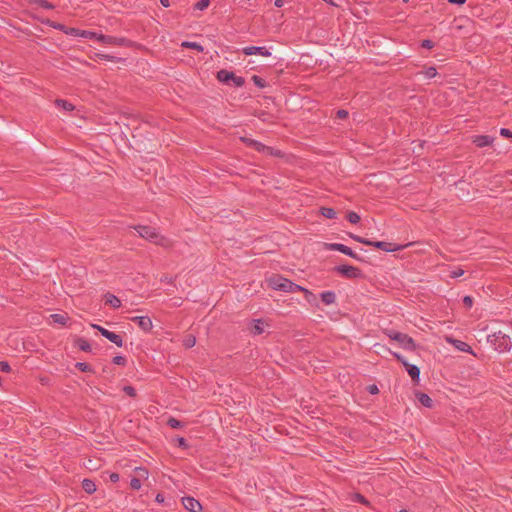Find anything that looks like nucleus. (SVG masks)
<instances>
[{
    "mask_svg": "<svg viewBox=\"0 0 512 512\" xmlns=\"http://www.w3.org/2000/svg\"><path fill=\"white\" fill-rule=\"evenodd\" d=\"M133 228L137 231L140 237L164 248L172 246V242L167 237L160 235L159 232L151 226L136 225Z\"/></svg>",
    "mask_w": 512,
    "mask_h": 512,
    "instance_id": "f257e3e1",
    "label": "nucleus"
},
{
    "mask_svg": "<svg viewBox=\"0 0 512 512\" xmlns=\"http://www.w3.org/2000/svg\"><path fill=\"white\" fill-rule=\"evenodd\" d=\"M487 340L498 352H507L512 347V341L510 336L501 331L489 335Z\"/></svg>",
    "mask_w": 512,
    "mask_h": 512,
    "instance_id": "f03ea898",
    "label": "nucleus"
},
{
    "mask_svg": "<svg viewBox=\"0 0 512 512\" xmlns=\"http://www.w3.org/2000/svg\"><path fill=\"white\" fill-rule=\"evenodd\" d=\"M384 334L388 336L391 340L398 342L405 350L415 351L416 343L412 337L405 333H401L395 330H384Z\"/></svg>",
    "mask_w": 512,
    "mask_h": 512,
    "instance_id": "7ed1b4c3",
    "label": "nucleus"
},
{
    "mask_svg": "<svg viewBox=\"0 0 512 512\" xmlns=\"http://www.w3.org/2000/svg\"><path fill=\"white\" fill-rule=\"evenodd\" d=\"M334 271L348 279H357L362 277V271L351 265H338L334 267Z\"/></svg>",
    "mask_w": 512,
    "mask_h": 512,
    "instance_id": "20e7f679",
    "label": "nucleus"
},
{
    "mask_svg": "<svg viewBox=\"0 0 512 512\" xmlns=\"http://www.w3.org/2000/svg\"><path fill=\"white\" fill-rule=\"evenodd\" d=\"M269 287L277 291L287 292V289H290L291 281L287 278H284L280 275H274L267 279Z\"/></svg>",
    "mask_w": 512,
    "mask_h": 512,
    "instance_id": "39448f33",
    "label": "nucleus"
},
{
    "mask_svg": "<svg viewBox=\"0 0 512 512\" xmlns=\"http://www.w3.org/2000/svg\"><path fill=\"white\" fill-rule=\"evenodd\" d=\"M98 41L106 45L131 47L132 41L125 37H114L110 35L99 34Z\"/></svg>",
    "mask_w": 512,
    "mask_h": 512,
    "instance_id": "423d86ee",
    "label": "nucleus"
},
{
    "mask_svg": "<svg viewBox=\"0 0 512 512\" xmlns=\"http://www.w3.org/2000/svg\"><path fill=\"white\" fill-rule=\"evenodd\" d=\"M329 250L339 251L353 259L360 260V257L348 246L341 243L326 244Z\"/></svg>",
    "mask_w": 512,
    "mask_h": 512,
    "instance_id": "0eeeda50",
    "label": "nucleus"
},
{
    "mask_svg": "<svg viewBox=\"0 0 512 512\" xmlns=\"http://www.w3.org/2000/svg\"><path fill=\"white\" fill-rule=\"evenodd\" d=\"M367 245L384 250L386 252L398 251L405 247V245H396V244L385 242V241H371V240H370V244H367Z\"/></svg>",
    "mask_w": 512,
    "mask_h": 512,
    "instance_id": "6e6552de",
    "label": "nucleus"
},
{
    "mask_svg": "<svg viewBox=\"0 0 512 512\" xmlns=\"http://www.w3.org/2000/svg\"><path fill=\"white\" fill-rule=\"evenodd\" d=\"M130 320L137 323L139 328L144 332H150L153 328V323L149 316H135L131 317Z\"/></svg>",
    "mask_w": 512,
    "mask_h": 512,
    "instance_id": "1a4fd4ad",
    "label": "nucleus"
},
{
    "mask_svg": "<svg viewBox=\"0 0 512 512\" xmlns=\"http://www.w3.org/2000/svg\"><path fill=\"white\" fill-rule=\"evenodd\" d=\"M242 52L243 54L249 56V55H261V56H264V57H269L271 56V52L269 51L268 48H266L265 46H249V47H244L242 49Z\"/></svg>",
    "mask_w": 512,
    "mask_h": 512,
    "instance_id": "9d476101",
    "label": "nucleus"
},
{
    "mask_svg": "<svg viewBox=\"0 0 512 512\" xmlns=\"http://www.w3.org/2000/svg\"><path fill=\"white\" fill-rule=\"evenodd\" d=\"M182 504L190 512H201L202 511V505L198 500H196L193 497H183L182 498Z\"/></svg>",
    "mask_w": 512,
    "mask_h": 512,
    "instance_id": "9b49d317",
    "label": "nucleus"
},
{
    "mask_svg": "<svg viewBox=\"0 0 512 512\" xmlns=\"http://www.w3.org/2000/svg\"><path fill=\"white\" fill-rule=\"evenodd\" d=\"M68 35L76 36V37H82L87 39H96L98 40V33L93 31H87V30H80L78 28H69Z\"/></svg>",
    "mask_w": 512,
    "mask_h": 512,
    "instance_id": "f8f14e48",
    "label": "nucleus"
},
{
    "mask_svg": "<svg viewBox=\"0 0 512 512\" xmlns=\"http://www.w3.org/2000/svg\"><path fill=\"white\" fill-rule=\"evenodd\" d=\"M494 140V137L488 135H477L473 137V143L479 148L492 145Z\"/></svg>",
    "mask_w": 512,
    "mask_h": 512,
    "instance_id": "ddd939ff",
    "label": "nucleus"
},
{
    "mask_svg": "<svg viewBox=\"0 0 512 512\" xmlns=\"http://www.w3.org/2000/svg\"><path fill=\"white\" fill-rule=\"evenodd\" d=\"M404 367L408 372L409 376L413 380L414 383H419L420 381V369L416 365L404 363Z\"/></svg>",
    "mask_w": 512,
    "mask_h": 512,
    "instance_id": "4468645a",
    "label": "nucleus"
},
{
    "mask_svg": "<svg viewBox=\"0 0 512 512\" xmlns=\"http://www.w3.org/2000/svg\"><path fill=\"white\" fill-rule=\"evenodd\" d=\"M448 341L450 343H452L458 350H460L462 352L474 354L471 346L469 344H467L466 342L461 341V340H456V339H448Z\"/></svg>",
    "mask_w": 512,
    "mask_h": 512,
    "instance_id": "2eb2a0df",
    "label": "nucleus"
},
{
    "mask_svg": "<svg viewBox=\"0 0 512 512\" xmlns=\"http://www.w3.org/2000/svg\"><path fill=\"white\" fill-rule=\"evenodd\" d=\"M235 74L226 69H222L217 72V79L222 83H228L230 80L234 79Z\"/></svg>",
    "mask_w": 512,
    "mask_h": 512,
    "instance_id": "dca6fc26",
    "label": "nucleus"
},
{
    "mask_svg": "<svg viewBox=\"0 0 512 512\" xmlns=\"http://www.w3.org/2000/svg\"><path fill=\"white\" fill-rule=\"evenodd\" d=\"M415 396L416 398L418 399V401L424 406V407H427V408H431L432 405H433V401L431 399V397L425 393H422V392H416L415 393Z\"/></svg>",
    "mask_w": 512,
    "mask_h": 512,
    "instance_id": "f3484780",
    "label": "nucleus"
},
{
    "mask_svg": "<svg viewBox=\"0 0 512 512\" xmlns=\"http://www.w3.org/2000/svg\"><path fill=\"white\" fill-rule=\"evenodd\" d=\"M105 299H106V304H109L113 308L118 309L121 307V300L117 296H115L111 293H107L105 295Z\"/></svg>",
    "mask_w": 512,
    "mask_h": 512,
    "instance_id": "a211bd4d",
    "label": "nucleus"
},
{
    "mask_svg": "<svg viewBox=\"0 0 512 512\" xmlns=\"http://www.w3.org/2000/svg\"><path fill=\"white\" fill-rule=\"evenodd\" d=\"M321 300L326 305H331L336 300V295L333 291H325L320 295Z\"/></svg>",
    "mask_w": 512,
    "mask_h": 512,
    "instance_id": "6ab92c4d",
    "label": "nucleus"
},
{
    "mask_svg": "<svg viewBox=\"0 0 512 512\" xmlns=\"http://www.w3.org/2000/svg\"><path fill=\"white\" fill-rule=\"evenodd\" d=\"M82 488L88 494H92L96 491V484L90 479H84L82 481Z\"/></svg>",
    "mask_w": 512,
    "mask_h": 512,
    "instance_id": "aec40b11",
    "label": "nucleus"
},
{
    "mask_svg": "<svg viewBox=\"0 0 512 512\" xmlns=\"http://www.w3.org/2000/svg\"><path fill=\"white\" fill-rule=\"evenodd\" d=\"M106 339H108L109 341H111L112 343L117 345L118 347H122L123 346V339H122V337L120 335L112 332V331L107 333Z\"/></svg>",
    "mask_w": 512,
    "mask_h": 512,
    "instance_id": "412c9836",
    "label": "nucleus"
},
{
    "mask_svg": "<svg viewBox=\"0 0 512 512\" xmlns=\"http://www.w3.org/2000/svg\"><path fill=\"white\" fill-rule=\"evenodd\" d=\"M76 345L81 351L84 352H90L91 351V345L90 343L84 339V338H78L76 341Z\"/></svg>",
    "mask_w": 512,
    "mask_h": 512,
    "instance_id": "4be33fe9",
    "label": "nucleus"
},
{
    "mask_svg": "<svg viewBox=\"0 0 512 512\" xmlns=\"http://www.w3.org/2000/svg\"><path fill=\"white\" fill-rule=\"evenodd\" d=\"M320 213L322 216H324L325 218H328V219H333L336 217V212L333 208H330V207H321L320 208Z\"/></svg>",
    "mask_w": 512,
    "mask_h": 512,
    "instance_id": "5701e85b",
    "label": "nucleus"
},
{
    "mask_svg": "<svg viewBox=\"0 0 512 512\" xmlns=\"http://www.w3.org/2000/svg\"><path fill=\"white\" fill-rule=\"evenodd\" d=\"M31 4H36L44 9H54V5L47 0H30Z\"/></svg>",
    "mask_w": 512,
    "mask_h": 512,
    "instance_id": "b1692460",
    "label": "nucleus"
},
{
    "mask_svg": "<svg viewBox=\"0 0 512 512\" xmlns=\"http://www.w3.org/2000/svg\"><path fill=\"white\" fill-rule=\"evenodd\" d=\"M50 318L52 319V321L54 323H57V324H61V325H65L66 322H67V317L63 314H52L50 316Z\"/></svg>",
    "mask_w": 512,
    "mask_h": 512,
    "instance_id": "393cba45",
    "label": "nucleus"
},
{
    "mask_svg": "<svg viewBox=\"0 0 512 512\" xmlns=\"http://www.w3.org/2000/svg\"><path fill=\"white\" fill-rule=\"evenodd\" d=\"M57 106L63 108L66 111H72L74 109V105L70 102L63 100V99H57L56 100Z\"/></svg>",
    "mask_w": 512,
    "mask_h": 512,
    "instance_id": "a878e982",
    "label": "nucleus"
},
{
    "mask_svg": "<svg viewBox=\"0 0 512 512\" xmlns=\"http://www.w3.org/2000/svg\"><path fill=\"white\" fill-rule=\"evenodd\" d=\"M291 286H292V287H291L290 289H287V292L294 293V292L302 291V292H304L306 295H311V294H312V293H311L309 290H307L306 288L301 287V286H299V285H297V284L293 283L292 281H291Z\"/></svg>",
    "mask_w": 512,
    "mask_h": 512,
    "instance_id": "bb28decb",
    "label": "nucleus"
},
{
    "mask_svg": "<svg viewBox=\"0 0 512 512\" xmlns=\"http://www.w3.org/2000/svg\"><path fill=\"white\" fill-rule=\"evenodd\" d=\"M352 500L358 503H361L365 506H370V502L360 493H355L352 496Z\"/></svg>",
    "mask_w": 512,
    "mask_h": 512,
    "instance_id": "cd10ccee",
    "label": "nucleus"
},
{
    "mask_svg": "<svg viewBox=\"0 0 512 512\" xmlns=\"http://www.w3.org/2000/svg\"><path fill=\"white\" fill-rule=\"evenodd\" d=\"M182 46L185 47V48H191V49L197 50L199 52L203 51V47L200 44L196 43V42L184 41L182 43Z\"/></svg>",
    "mask_w": 512,
    "mask_h": 512,
    "instance_id": "c85d7f7f",
    "label": "nucleus"
},
{
    "mask_svg": "<svg viewBox=\"0 0 512 512\" xmlns=\"http://www.w3.org/2000/svg\"><path fill=\"white\" fill-rule=\"evenodd\" d=\"M196 344V338L193 335H188L183 340L185 348H192Z\"/></svg>",
    "mask_w": 512,
    "mask_h": 512,
    "instance_id": "c756f323",
    "label": "nucleus"
},
{
    "mask_svg": "<svg viewBox=\"0 0 512 512\" xmlns=\"http://www.w3.org/2000/svg\"><path fill=\"white\" fill-rule=\"evenodd\" d=\"M252 81L258 88H265L267 86V82L260 76L253 75Z\"/></svg>",
    "mask_w": 512,
    "mask_h": 512,
    "instance_id": "7c9ffc66",
    "label": "nucleus"
},
{
    "mask_svg": "<svg viewBox=\"0 0 512 512\" xmlns=\"http://www.w3.org/2000/svg\"><path fill=\"white\" fill-rule=\"evenodd\" d=\"M96 57L100 60H106V61H111V62H118L120 60V58H118V57L108 55V54H103V53H97Z\"/></svg>",
    "mask_w": 512,
    "mask_h": 512,
    "instance_id": "2f4dec72",
    "label": "nucleus"
},
{
    "mask_svg": "<svg viewBox=\"0 0 512 512\" xmlns=\"http://www.w3.org/2000/svg\"><path fill=\"white\" fill-rule=\"evenodd\" d=\"M263 331V322L261 320H256L252 329L253 334L260 335L263 333Z\"/></svg>",
    "mask_w": 512,
    "mask_h": 512,
    "instance_id": "473e14b6",
    "label": "nucleus"
},
{
    "mask_svg": "<svg viewBox=\"0 0 512 512\" xmlns=\"http://www.w3.org/2000/svg\"><path fill=\"white\" fill-rule=\"evenodd\" d=\"M51 27H53L54 29H57V30H60L62 32H64L65 34L68 35V32L69 31V27H66L65 25L61 24V23H57V22H51V21H48L47 22Z\"/></svg>",
    "mask_w": 512,
    "mask_h": 512,
    "instance_id": "72a5a7b5",
    "label": "nucleus"
},
{
    "mask_svg": "<svg viewBox=\"0 0 512 512\" xmlns=\"http://www.w3.org/2000/svg\"><path fill=\"white\" fill-rule=\"evenodd\" d=\"M263 154L271 155V156H275V157H283L282 151H280L278 149H274V148L269 147V146H267V150H265Z\"/></svg>",
    "mask_w": 512,
    "mask_h": 512,
    "instance_id": "f704fd0d",
    "label": "nucleus"
},
{
    "mask_svg": "<svg viewBox=\"0 0 512 512\" xmlns=\"http://www.w3.org/2000/svg\"><path fill=\"white\" fill-rule=\"evenodd\" d=\"M75 367L82 372H92L93 371L92 367L88 363H85V362H77L75 364Z\"/></svg>",
    "mask_w": 512,
    "mask_h": 512,
    "instance_id": "c9c22d12",
    "label": "nucleus"
},
{
    "mask_svg": "<svg viewBox=\"0 0 512 512\" xmlns=\"http://www.w3.org/2000/svg\"><path fill=\"white\" fill-rule=\"evenodd\" d=\"M346 217H347V220L352 224H357L361 219L359 214H357L356 212H353V211L349 212Z\"/></svg>",
    "mask_w": 512,
    "mask_h": 512,
    "instance_id": "e433bc0d",
    "label": "nucleus"
},
{
    "mask_svg": "<svg viewBox=\"0 0 512 512\" xmlns=\"http://www.w3.org/2000/svg\"><path fill=\"white\" fill-rule=\"evenodd\" d=\"M252 148L261 153H264V151L267 150V146L257 140L252 142Z\"/></svg>",
    "mask_w": 512,
    "mask_h": 512,
    "instance_id": "4c0bfd02",
    "label": "nucleus"
},
{
    "mask_svg": "<svg viewBox=\"0 0 512 512\" xmlns=\"http://www.w3.org/2000/svg\"><path fill=\"white\" fill-rule=\"evenodd\" d=\"M167 424L171 427V428H174V429H178V428H181L183 427V424L181 421L175 419V418H169Z\"/></svg>",
    "mask_w": 512,
    "mask_h": 512,
    "instance_id": "58836bf2",
    "label": "nucleus"
},
{
    "mask_svg": "<svg viewBox=\"0 0 512 512\" xmlns=\"http://www.w3.org/2000/svg\"><path fill=\"white\" fill-rule=\"evenodd\" d=\"M210 4V0H199L195 5L194 9L197 10H204L206 9Z\"/></svg>",
    "mask_w": 512,
    "mask_h": 512,
    "instance_id": "ea45409f",
    "label": "nucleus"
},
{
    "mask_svg": "<svg viewBox=\"0 0 512 512\" xmlns=\"http://www.w3.org/2000/svg\"><path fill=\"white\" fill-rule=\"evenodd\" d=\"M426 78L431 79L437 75V70L435 67H428L424 72Z\"/></svg>",
    "mask_w": 512,
    "mask_h": 512,
    "instance_id": "a19ab883",
    "label": "nucleus"
},
{
    "mask_svg": "<svg viewBox=\"0 0 512 512\" xmlns=\"http://www.w3.org/2000/svg\"><path fill=\"white\" fill-rule=\"evenodd\" d=\"M123 391L130 397H136L137 395L135 388L129 385L124 386Z\"/></svg>",
    "mask_w": 512,
    "mask_h": 512,
    "instance_id": "79ce46f5",
    "label": "nucleus"
},
{
    "mask_svg": "<svg viewBox=\"0 0 512 512\" xmlns=\"http://www.w3.org/2000/svg\"><path fill=\"white\" fill-rule=\"evenodd\" d=\"M232 81L235 87H242L245 84V79L241 76L235 75Z\"/></svg>",
    "mask_w": 512,
    "mask_h": 512,
    "instance_id": "37998d69",
    "label": "nucleus"
},
{
    "mask_svg": "<svg viewBox=\"0 0 512 512\" xmlns=\"http://www.w3.org/2000/svg\"><path fill=\"white\" fill-rule=\"evenodd\" d=\"M350 237H351L353 240H355V241H357V242H359V243H362V244H365V245L370 244V240L365 239V238H363V237H360V236H358V235H355V234L350 233Z\"/></svg>",
    "mask_w": 512,
    "mask_h": 512,
    "instance_id": "c03bdc74",
    "label": "nucleus"
},
{
    "mask_svg": "<svg viewBox=\"0 0 512 512\" xmlns=\"http://www.w3.org/2000/svg\"><path fill=\"white\" fill-rule=\"evenodd\" d=\"M130 486L132 489L138 490L141 488V481L139 478H132L130 481Z\"/></svg>",
    "mask_w": 512,
    "mask_h": 512,
    "instance_id": "a18cd8bd",
    "label": "nucleus"
},
{
    "mask_svg": "<svg viewBox=\"0 0 512 512\" xmlns=\"http://www.w3.org/2000/svg\"><path fill=\"white\" fill-rule=\"evenodd\" d=\"M112 362L115 364V365H121V366H124L126 364V359L125 357L123 356H115L112 360Z\"/></svg>",
    "mask_w": 512,
    "mask_h": 512,
    "instance_id": "49530a36",
    "label": "nucleus"
},
{
    "mask_svg": "<svg viewBox=\"0 0 512 512\" xmlns=\"http://www.w3.org/2000/svg\"><path fill=\"white\" fill-rule=\"evenodd\" d=\"M92 327H93L94 329H97V330L100 332V334H101L103 337H105V338L107 337V333H109V332H110L108 329H106V328H104V327H102V326H100V325H97V324H93V325H92Z\"/></svg>",
    "mask_w": 512,
    "mask_h": 512,
    "instance_id": "de8ad7c7",
    "label": "nucleus"
},
{
    "mask_svg": "<svg viewBox=\"0 0 512 512\" xmlns=\"http://www.w3.org/2000/svg\"><path fill=\"white\" fill-rule=\"evenodd\" d=\"M0 371L6 372V373L10 372L11 367H10L9 363L6 361H0Z\"/></svg>",
    "mask_w": 512,
    "mask_h": 512,
    "instance_id": "09e8293b",
    "label": "nucleus"
},
{
    "mask_svg": "<svg viewBox=\"0 0 512 512\" xmlns=\"http://www.w3.org/2000/svg\"><path fill=\"white\" fill-rule=\"evenodd\" d=\"M463 304L467 308H471L473 305V298L469 295L463 297Z\"/></svg>",
    "mask_w": 512,
    "mask_h": 512,
    "instance_id": "8fccbe9b",
    "label": "nucleus"
},
{
    "mask_svg": "<svg viewBox=\"0 0 512 512\" xmlns=\"http://www.w3.org/2000/svg\"><path fill=\"white\" fill-rule=\"evenodd\" d=\"M464 274V270L461 268H458L456 270L451 271L450 277L451 278H458Z\"/></svg>",
    "mask_w": 512,
    "mask_h": 512,
    "instance_id": "3c124183",
    "label": "nucleus"
},
{
    "mask_svg": "<svg viewBox=\"0 0 512 512\" xmlns=\"http://www.w3.org/2000/svg\"><path fill=\"white\" fill-rule=\"evenodd\" d=\"M421 47L426 49H432L434 47V43L429 39H425L421 42Z\"/></svg>",
    "mask_w": 512,
    "mask_h": 512,
    "instance_id": "603ef678",
    "label": "nucleus"
},
{
    "mask_svg": "<svg viewBox=\"0 0 512 512\" xmlns=\"http://www.w3.org/2000/svg\"><path fill=\"white\" fill-rule=\"evenodd\" d=\"M176 441L179 447H182L184 449L188 448V443L186 439H184L183 437H178Z\"/></svg>",
    "mask_w": 512,
    "mask_h": 512,
    "instance_id": "864d4df0",
    "label": "nucleus"
},
{
    "mask_svg": "<svg viewBox=\"0 0 512 512\" xmlns=\"http://www.w3.org/2000/svg\"><path fill=\"white\" fill-rule=\"evenodd\" d=\"M500 135H501V136H504V137L512 138V131H510V130H509V129H507V128H501V129H500Z\"/></svg>",
    "mask_w": 512,
    "mask_h": 512,
    "instance_id": "5fc2aeb1",
    "label": "nucleus"
},
{
    "mask_svg": "<svg viewBox=\"0 0 512 512\" xmlns=\"http://www.w3.org/2000/svg\"><path fill=\"white\" fill-rule=\"evenodd\" d=\"M336 116L339 119H344V118H346L348 116V111H346L344 109H340V110L337 111Z\"/></svg>",
    "mask_w": 512,
    "mask_h": 512,
    "instance_id": "6e6d98bb",
    "label": "nucleus"
},
{
    "mask_svg": "<svg viewBox=\"0 0 512 512\" xmlns=\"http://www.w3.org/2000/svg\"><path fill=\"white\" fill-rule=\"evenodd\" d=\"M136 471L138 472V474L142 477H148V471L143 468V467H137L136 468Z\"/></svg>",
    "mask_w": 512,
    "mask_h": 512,
    "instance_id": "4d7b16f0",
    "label": "nucleus"
},
{
    "mask_svg": "<svg viewBox=\"0 0 512 512\" xmlns=\"http://www.w3.org/2000/svg\"><path fill=\"white\" fill-rule=\"evenodd\" d=\"M368 392L370 394H377L379 392V389L375 384H373V385L368 386Z\"/></svg>",
    "mask_w": 512,
    "mask_h": 512,
    "instance_id": "13d9d810",
    "label": "nucleus"
},
{
    "mask_svg": "<svg viewBox=\"0 0 512 512\" xmlns=\"http://www.w3.org/2000/svg\"><path fill=\"white\" fill-rule=\"evenodd\" d=\"M393 356H394V357H395L399 362H401L403 365H404V363H408V362L406 361V359H405L402 355H400L399 353L394 352V353H393Z\"/></svg>",
    "mask_w": 512,
    "mask_h": 512,
    "instance_id": "bf43d9fd",
    "label": "nucleus"
},
{
    "mask_svg": "<svg viewBox=\"0 0 512 512\" xmlns=\"http://www.w3.org/2000/svg\"><path fill=\"white\" fill-rule=\"evenodd\" d=\"M241 141L244 142L247 146L252 147V142H254L255 140L247 137H241Z\"/></svg>",
    "mask_w": 512,
    "mask_h": 512,
    "instance_id": "052dcab7",
    "label": "nucleus"
},
{
    "mask_svg": "<svg viewBox=\"0 0 512 512\" xmlns=\"http://www.w3.org/2000/svg\"><path fill=\"white\" fill-rule=\"evenodd\" d=\"M110 480H111L112 482H114V483H115V482H118V481H119V475H118L117 473H112V474L110 475Z\"/></svg>",
    "mask_w": 512,
    "mask_h": 512,
    "instance_id": "680f3d73",
    "label": "nucleus"
},
{
    "mask_svg": "<svg viewBox=\"0 0 512 512\" xmlns=\"http://www.w3.org/2000/svg\"><path fill=\"white\" fill-rule=\"evenodd\" d=\"M156 502L163 503L164 502V496L161 493H158L155 498Z\"/></svg>",
    "mask_w": 512,
    "mask_h": 512,
    "instance_id": "e2e57ef3",
    "label": "nucleus"
},
{
    "mask_svg": "<svg viewBox=\"0 0 512 512\" xmlns=\"http://www.w3.org/2000/svg\"><path fill=\"white\" fill-rule=\"evenodd\" d=\"M448 2L450 4H457V5H462L466 2V0H448Z\"/></svg>",
    "mask_w": 512,
    "mask_h": 512,
    "instance_id": "0e129e2a",
    "label": "nucleus"
},
{
    "mask_svg": "<svg viewBox=\"0 0 512 512\" xmlns=\"http://www.w3.org/2000/svg\"><path fill=\"white\" fill-rule=\"evenodd\" d=\"M284 0H275L274 5L278 8L282 7L284 5Z\"/></svg>",
    "mask_w": 512,
    "mask_h": 512,
    "instance_id": "69168bd1",
    "label": "nucleus"
},
{
    "mask_svg": "<svg viewBox=\"0 0 512 512\" xmlns=\"http://www.w3.org/2000/svg\"><path fill=\"white\" fill-rule=\"evenodd\" d=\"M160 3L163 7H166V8L170 6L169 0H160Z\"/></svg>",
    "mask_w": 512,
    "mask_h": 512,
    "instance_id": "338daca9",
    "label": "nucleus"
},
{
    "mask_svg": "<svg viewBox=\"0 0 512 512\" xmlns=\"http://www.w3.org/2000/svg\"><path fill=\"white\" fill-rule=\"evenodd\" d=\"M323 1L328 3V4H330V5H332V6H336V4L334 3L333 0H323Z\"/></svg>",
    "mask_w": 512,
    "mask_h": 512,
    "instance_id": "774afa93",
    "label": "nucleus"
}]
</instances>
